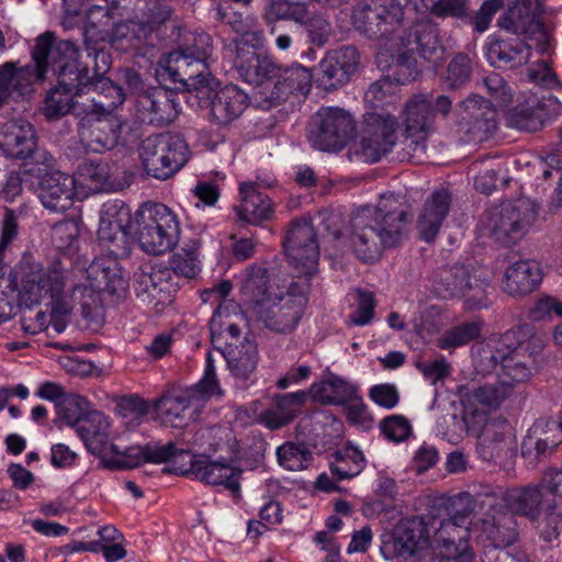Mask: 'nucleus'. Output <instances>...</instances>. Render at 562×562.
Wrapping results in <instances>:
<instances>
[{"instance_id":"29","label":"nucleus","mask_w":562,"mask_h":562,"mask_svg":"<svg viewBox=\"0 0 562 562\" xmlns=\"http://www.w3.org/2000/svg\"><path fill=\"white\" fill-rule=\"evenodd\" d=\"M506 504L512 514L528 517L531 521H549L555 513L548 508L550 497L546 494L541 482L513 488L506 494Z\"/></svg>"},{"instance_id":"55","label":"nucleus","mask_w":562,"mask_h":562,"mask_svg":"<svg viewBox=\"0 0 562 562\" xmlns=\"http://www.w3.org/2000/svg\"><path fill=\"white\" fill-rule=\"evenodd\" d=\"M278 462L289 471H302L308 467L312 452L305 445L285 442L277 449Z\"/></svg>"},{"instance_id":"6","label":"nucleus","mask_w":562,"mask_h":562,"mask_svg":"<svg viewBox=\"0 0 562 562\" xmlns=\"http://www.w3.org/2000/svg\"><path fill=\"white\" fill-rule=\"evenodd\" d=\"M200 42L201 49L196 53L195 58L180 49L164 57L159 63V76L164 80L179 85L178 88L196 91L199 98H210L213 86H217V81L211 76L206 65L212 49L211 37L203 36Z\"/></svg>"},{"instance_id":"64","label":"nucleus","mask_w":562,"mask_h":562,"mask_svg":"<svg viewBox=\"0 0 562 562\" xmlns=\"http://www.w3.org/2000/svg\"><path fill=\"white\" fill-rule=\"evenodd\" d=\"M503 171L504 169L499 164H497V166L480 168L474 178L475 189L482 193L490 194L499 186L502 188L507 187L509 183L508 177L504 175L499 178V175L503 173Z\"/></svg>"},{"instance_id":"15","label":"nucleus","mask_w":562,"mask_h":562,"mask_svg":"<svg viewBox=\"0 0 562 562\" xmlns=\"http://www.w3.org/2000/svg\"><path fill=\"white\" fill-rule=\"evenodd\" d=\"M131 209L125 202L110 200L102 205L98 238L115 258H125L131 254Z\"/></svg>"},{"instance_id":"24","label":"nucleus","mask_w":562,"mask_h":562,"mask_svg":"<svg viewBox=\"0 0 562 562\" xmlns=\"http://www.w3.org/2000/svg\"><path fill=\"white\" fill-rule=\"evenodd\" d=\"M115 257L97 258L87 266L88 259L78 257L72 263V270L90 282L89 288L120 295L126 291L128 283Z\"/></svg>"},{"instance_id":"54","label":"nucleus","mask_w":562,"mask_h":562,"mask_svg":"<svg viewBox=\"0 0 562 562\" xmlns=\"http://www.w3.org/2000/svg\"><path fill=\"white\" fill-rule=\"evenodd\" d=\"M66 71L67 69L63 75L56 76L58 85L45 98L43 111L48 120H59L70 113V86L64 80Z\"/></svg>"},{"instance_id":"30","label":"nucleus","mask_w":562,"mask_h":562,"mask_svg":"<svg viewBox=\"0 0 562 562\" xmlns=\"http://www.w3.org/2000/svg\"><path fill=\"white\" fill-rule=\"evenodd\" d=\"M452 202L451 193L440 188L430 193L424 202L416 221V231L422 240L431 244L437 239Z\"/></svg>"},{"instance_id":"9","label":"nucleus","mask_w":562,"mask_h":562,"mask_svg":"<svg viewBox=\"0 0 562 562\" xmlns=\"http://www.w3.org/2000/svg\"><path fill=\"white\" fill-rule=\"evenodd\" d=\"M145 172L158 180H167L189 160L190 149L178 134L160 133L146 137L138 147Z\"/></svg>"},{"instance_id":"3","label":"nucleus","mask_w":562,"mask_h":562,"mask_svg":"<svg viewBox=\"0 0 562 562\" xmlns=\"http://www.w3.org/2000/svg\"><path fill=\"white\" fill-rule=\"evenodd\" d=\"M112 64L111 55L106 50L92 52V56L79 54L72 60V110L75 108L83 113L85 108L111 114L125 100L123 88L108 77Z\"/></svg>"},{"instance_id":"8","label":"nucleus","mask_w":562,"mask_h":562,"mask_svg":"<svg viewBox=\"0 0 562 562\" xmlns=\"http://www.w3.org/2000/svg\"><path fill=\"white\" fill-rule=\"evenodd\" d=\"M61 258H68L67 252H61L55 258L45 273L30 276L20 292L21 301L26 306L38 304L47 295L50 297L52 311L48 326L56 334L66 329L67 322L64 317L68 314L64 296L67 277Z\"/></svg>"},{"instance_id":"10","label":"nucleus","mask_w":562,"mask_h":562,"mask_svg":"<svg viewBox=\"0 0 562 562\" xmlns=\"http://www.w3.org/2000/svg\"><path fill=\"white\" fill-rule=\"evenodd\" d=\"M537 216L538 205L527 198H520L490 209L484 228L496 243L510 246L522 239Z\"/></svg>"},{"instance_id":"40","label":"nucleus","mask_w":562,"mask_h":562,"mask_svg":"<svg viewBox=\"0 0 562 562\" xmlns=\"http://www.w3.org/2000/svg\"><path fill=\"white\" fill-rule=\"evenodd\" d=\"M530 49V45L519 38H491L486 44V58L492 66L514 68L529 61Z\"/></svg>"},{"instance_id":"46","label":"nucleus","mask_w":562,"mask_h":562,"mask_svg":"<svg viewBox=\"0 0 562 562\" xmlns=\"http://www.w3.org/2000/svg\"><path fill=\"white\" fill-rule=\"evenodd\" d=\"M507 422L487 423L479 435L476 451L487 462L502 457L506 450Z\"/></svg>"},{"instance_id":"50","label":"nucleus","mask_w":562,"mask_h":562,"mask_svg":"<svg viewBox=\"0 0 562 562\" xmlns=\"http://www.w3.org/2000/svg\"><path fill=\"white\" fill-rule=\"evenodd\" d=\"M306 18L307 5L302 0H271L262 13L267 25H273L278 21L303 24Z\"/></svg>"},{"instance_id":"11","label":"nucleus","mask_w":562,"mask_h":562,"mask_svg":"<svg viewBox=\"0 0 562 562\" xmlns=\"http://www.w3.org/2000/svg\"><path fill=\"white\" fill-rule=\"evenodd\" d=\"M397 117L381 109L363 115L353 155L362 162L374 164L390 154L397 142Z\"/></svg>"},{"instance_id":"26","label":"nucleus","mask_w":562,"mask_h":562,"mask_svg":"<svg viewBox=\"0 0 562 562\" xmlns=\"http://www.w3.org/2000/svg\"><path fill=\"white\" fill-rule=\"evenodd\" d=\"M239 451L236 442L231 445V454L227 458H220L211 461L198 459L192 461L190 472L201 482L210 485H223L226 490L238 493L240 490L241 469L233 463L238 459Z\"/></svg>"},{"instance_id":"39","label":"nucleus","mask_w":562,"mask_h":562,"mask_svg":"<svg viewBox=\"0 0 562 562\" xmlns=\"http://www.w3.org/2000/svg\"><path fill=\"white\" fill-rule=\"evenodd\" d=\"M311 394L315 402L323 405L344 406L358 398L359 387L329 372L321 382L311 385Z\"/></svg>"},{"instance_id":"49","label":"nucleus","mask_w":562,"mask_h":562,"mask_svg":"<svg viewBox=\"0 0 562 562\" xmlns=\"http://www.w3.org/2000/svg\"><path fill=\"white\" fill-rule=\"evenodd\" d=\"M351 21L355 29L370 40H383L390 36L381 21V15L367 0H360L352 9Z\"/></svg>"},{"instance_id":"5","label":"nucleus","mask_w":562,"mask_h":562,"mask_svg":"<svg viewBox=\"0 0 562 562\" xmlns=\"http://www.w3.org/2000/svg\"><path fill=\"white\" fill-rule=\"evenodd\" d=\"M222 397L223 390L216 376L212 353L206 356L203 378L191 387H171L158 397L154 407L164 424L182 427L195 420L211 397Z\"/></svg>"},{"instance_id":"34","label":"nucleus","mask_w":562,"mask_h":562,"mask_svg":"<svg viewBox=\"0 0 562 562\" xmlns=\"http://www.w3.org/2000/svg\"><path fill=\"white\" fill-rule=\"evenodd\" d=\"M240 204L235 206L238 218L251 225H261L273 218L274 206L272 200L258 191L255 182L239 184Z\"/></svg>"},{"instance_id":"58","label":"nucleus","mask_w":562,"mask_h":562,"mask_svg":"<svg viewBox=\"0 0 562 562\" xmlns=\"http://www.w3.org/2000/svg\"><path fill=\"white\" fill-rule=\"evenodd\" d=\"M367 2L381 15V21L390 35L402 26L404 8L400 0H367Z\"/></svg>"},{"instance_id":"61","label":"nucleus","mask_w":562,"mask_h":562,"mask_svg":"<svg viewBox=\"0 0 562 562\" xmlns=\"http://www.w3.org/2000/svg\"><path fill=\"white\" fill-rule=\"evenodd\" d=\"M102 552L106 562H116L126 557V550L122 541L109 544H101L100 541H86L82 539H72V552Z\"/></svg>"},{"instance_id":"38","label":"nucleus","mask_w":562,"mask_h":562,"mask_svg":"<svg viewBox=\"0 0 562 562\" xmlns=\"http://www.w3.org/2000/svg\"><path fill=\"white\" fill-rule=\"evenodd\" d=\"M227 362V368L235 379L247 381L254 374L258 360V347L255 340L245 338L239 345L225 342V347H216Z\"/></svg>"},{"instance_id":"36","label":"nucleus","mask_w":562,"mask_h":562,"mask_svg":"<svg viewBox=\"0 0 562 562\" xmlns=\"http://www.w3.org/2000/svg\"><path fill=\"white\" fill-rule=\"evenodd\" d=\"M109 417L101 413H90L79 420H72V428L85 443L86 448L94 456L101 458L106 454L111 445Z\"/></svg>"},{"instance_id":"25","label":"nucleus","mask_w":562,"mask_h":562,"mask_svg":"<svg viewBox=\"0 0 562 562\" xmlns=\"http://www.w3.org/2000/svg\"><path fill=\"white\" fill-rule=\"evenodd\" d=\"M86 14V25L83 27V48H76L72 44V60L79 58V54L83 56H92V52L104 49V43L111 36V31L114 27L113 12L108 7L92 5L87 10L80 8L79 10L72 9V16L81 13Z\"/></svg>"},{"instance_id":"23","label":"nucleus","mask_w":562,"mask_h":562,"mask_svg":"<svg viewBox=\"0 0 562 562\" xmlns=\"http://www.w3.org/2000/svg\"><path fill=\"white\" fill-rule=\"evenodd\" d=\"M359 65V50L352 45L341 46L319 61L316 82L324 90H335L350 80Z\"/></svg>"},{"instance_id":"16","label":"nucleus","mask_w":562,"mask_h":562,"mask_svg":"<svg viewBox=\"0 0 562 562\" xmlns=\"http://www.w3.org/2000/svg\"><path fill=\"white\" fill-rule=\"evenodd\" d=\"M79 113L72 110V116L78 119L77 133L79 143L89 150L101 153L114 148L119 144L122 124L111 114L85 108Z\"/></svg>"},{"instance_id":"47","label":"nucleus","mask_w":562,"mask_h":562,"mask_svg":"<svg viewBox=\"0 0 562 562\" xmlns=\"http://www.w3.org/2000/svg\"><path fill=\"white\" fill-rule=\"evenodd\" d=\"M150 27L139 21L116 23L106 41L116 49L128 52L139 49L150 35Z\"/></svg>"},{"instance_id":"52","label":"nucleus","mask_w":562,"mask_h":562,"mask_svg":"<svg viewBox=\"0 0 562 562\" xmlns=\"http://www.w3.org/2000/svg\"><path fill=\"white\" fill-rule=\"evenodd\" d=\"M243 293L251 305L254 313L257 308L265 306L270 302L269 297V278L266 268L251 267L248 270L247 278L243 283Z\"/></svg>"},{"instance_id":"57","label":"nucleus","mask_w":562,"mask_h":562,"mask_svg":"<svg viewBox=\"0 0 562 562\" xmlns=\"http://www.w3.org/2000/svg\"><path fill=\"white\" fill-rule=\"evenodd\" d=\"M396 85H400L393 77V70L390 67V74L382 77L370 85L366 91L364 99L371 103L372 109L375 111L382 104H391L396 99L395 89Z\"/></svg>"},{"instance_id":"37","label":"nucleus","mask_w":562,"mask_h":562,"mask_svg":"<svg viewBox=\"0 0 562 562\" xmlns=\"http://www.w3.org/2000/svg\"><path fill=\"white\" fill-rule=\"evenodd\" d=\"M72 301L76 303L77 326L91 331L103 326L105 308L99 291L89 286H75Z\"/></svg>"},{"instance_id":"48","label":"nucleus","mask_w":562,"mask_h":562,"mask_svg":"<svg viewBox=\"0 0 562 562\" xmlns=\"http://www.w3.org/2000/svg\"><path fill=\"white\" fill-rule=\"evenodd\" d=\"M170 276L169 268L151 267L150 271H142L136 278V295L148 303L160 300L168 292Z\"/></svg>"},{"instance_id":"2","label":"nucleus","mask_w":562,"mask_h":562,"mask_svg":"<svg viewBox=\"0 0 562 562\" xmlns=\"http://www.w3.org/2000/svg\"><path fill=\"white\" fill-rule=\"evenodd\" d=\"M30 56L32 64L18 67V63L7 61L0 66V103L31 95L48 71L63 75L70 66V40H59L56 32L45 31L34 38Z\"/></svg>"},{"instance_id":"4","label":"nucleus","mask_w":562,"mask_h":562,"mask_svg":"<svg viewBox=\"0 0 562 562\" xmlns=\"http://www.w3.org/2000/svg\"><path fill=\"white\" fill-rule=\"evenodd\" d=\"M417 57L429 68L438 67L445 57L439 29L428 20L417 21L400 36L391 63L393 77L398 83L406 85L418 78L422 70Z\"/></svg>"},{"instance_id":"18","label":"nucleus","mask_w":562,"mask_h":562,"mask_svg":"<svg viewBox=\"0 0 562 562\" xmlns=\"http://www.w3.org/2000/svg\"><path fill=\"white\" fill-rule=\"evenodd\" d=\"M515 336V330H508L494 348L483 350L486 369L495 370L499 367L498 374L507 379L504 382H509L512 386L513 383L527 381L531 374L529 363L526 362L522 353L524 346L520 342L513 348L508 345Z\"/></svg>"},{"instance_id":"28","label":"nucleus","mask_w":562,"mask_h":562,"mask_svg":"<svg viewBox=\"0 0 562 562\" xmlns=\"http://www.w3.org/2000/svg\"><path fill=\"white\" fill-rule=\"evenodd\" d=\"M233 65L240 78L257 88L255 99L262 90L271 89L280 66L269 55L247 48L241 49L240 56H234Z\"/></svg>"},{"instance_id":"7","label":"nucleus","mask_w":562,"mask_h":562,"mask_svg":"<svg viewBox=\"0 0 562 562\" xmlns=\"http://www.w3.org/2000/svg\"><path fill=\"white\" fill-rule=\"evenodd\" d=\"M135 235L139 247L150 255H162L178 244L180 222L166 204L145 202L135 213Z\"/></svg>"},{"instance_id":"21","label":"nucleus","mask_w":562,"mask_h":562,"mask_svg":"<svg viewBox=\"0 0 562 562\" xmlns=\"http://www.w3.org/2000/svg\"><path fill=\"white\" fill-rule=\"evenodd\" d=\"M497 113L490 100L472 94L459 104V126L475 142L490 138L497 128Z\"/></svg>"},{"instance_id":"13","label":"nucleus","mask_w":562,"mask_h":562,"mask_svg":"<svg viewBox=\"0 0 562 562\" xmlns=\"http://www.w3.org/2000/svg\"><path fill=\"white\" fill-rule=\"evenodd\" d=\"M355 132V121L347 111L322 108L312 116L307 138L318 150L338 151L353 137Z\"/></svg>"},{"instance_id":"1","label":"nucleus","mask_w":562,"mask_h":562,"mask_svg":"<svg viewBox=\"0 0 562 562\" xmlns=\"http://www.w3.org/2000/svg\"><path fill=\"white\" fill-rule=\"evenodd\" d=\"M412 220V205L402 194H382L376 206L357 210L351 218L356 256L363 262L378 260L385 248L401 244Z\"/></svg>"},{"instance_id":"27","label":"nucleus","mask_w":562,"mask_h":562,"mask_svg":"<svg viewBox=\"0 0 562 562\" xmlns=\"http://www.w3.org/2000/svg\"><path fill=\"white\" fill-rule=\"evenodd\" d=\"M561 114L562 103L550 94L537 102L514 106L507 112V124L520 131L536 132Z\"/></svg>"},{"instance_id":"12","label":"nucleus","mask_w":562,"mask_h":562,"mask_svg":"<svg viewBox=\"0 0 562 562\" xmlns=\"http://www.w3.org/2000/svg\"><path fill=\"white\" fill-rule=\"evenodd\" d=\"M311 282L308 278H297L284 295L257 308L256 316L272 331L291 333L301 321L308 303Z\"/></svg>"},{"instance_id":"53","label":"nucleus","mask_w":562,"mask_h":562,"mask_svg":"<svg viewBox=\"0 0 562 562\" xmlns=\"http://www.w3.org/2000/svg\"><path fill=\"white\" fill-rule=\"evenodd\" d=\"M200 241L195 238L184 241L170 260V271L192 279L200 272Z\"/></svg>"},{"instance_id":"33","label":"nucleus","mask_w":562,"mask_h":562,"mask_svg":"<svg viewBox=\"0 0 562 562\" xmlns=\"http://www.w3.org/2000/svg\"><path fill=\"white\" fill-rule=\"evenodd\" d=\"M543 279L541 265L536 260H518L504 273L503 290L510 296L522 297L535 292Z\"/></svg>"},{"instance_id":"45","label":"nucleus","mask_w":562,"mask_h":562,"mask_svg":"<svg viewBox=\"0 0 562 562\" xmlns=\"http://www.w3.org/2000/svg\"><path fill=\"white\" fill-rule=\"evenodd\" d=\"M435 122L432 102L425 94L411 98L405 105L406 133L427 134Z\"/></svg>"},{"instance_id":"31","label":"nucleus","mask_w":562,"mask_h":562,"mask_svg":"<svg viewBox=\"0 0 562 562\" xmlns=\"http://www.w3.org/2000/svg\"><path fill=\"white\" fill-rule=\"evenodd\" d=\"M22 172L38 179L42 189L40 198L47 210L65 213L70 209V189L60 183V173L48 175V165L45 162H23Z\"/></svg>"},{"instance_id":"35","label":"nucleus","mask_w":562,"mask_h":562,"mask_svg":"<svg viewBox=\"0 0 562 562\" xmlns=\"http://www.w3.org/2000/svg\"><path fill=\"white\" fill-rule=\"evenodd\" d=\"M210 115L220 124L226 125L240 116L248 106V95L235 85H227L210 92Z\"/></svg>"},{"instance_id":"14","label":"nucleus","mask_w":562,"mask_h":562,"mask_svg":"<svg viewBox=\"0 0 562 562\" xmlns=\"http://www.w3.org/2000/svg\"><path fill=\"white\" fill-rule=\"evenodd\" d=\"M285 255L296 270L297 278H311L317 272L319 247L311 220L296 218L290 224L283 240Z\"/></svg>"},{"instance_id":"22","label":"nucleus","mask_w":562,"mask_h":562,"mask_svg":"<svg viewBox=\"0 0 562 562\" xmlns=\"http://www.w3.org/2000/svg\"><path fill=\"white\" fill-rule=\"evenodd\" d=\"M139 122L157 127L172 123L179 114L176 94L161 87H150L140 91L135 101Z\"/></svg>"},{"instance_id":"32","label":"nucleus","mask_w":562,"mask_h":562,"mask_svg":"<svg viewBox=\"0 0 562 562\" xmlns=\"http://www.w3.org/2000/svg\"><path fill=\"white\" fill-rule=\"evenodd\" d=\"M429 543V529L424 517L402 519L393 532V550L396 557L407 559Z\"/></svg>"},{"instance_id":"20","label":"nucleus","mask_w":562,"mask_h":562,"mask_svg":"<svg viewBox=\"0 0 562 562\" xmlns=\"http://www.w3.org/2000/svg\"><path fill=\"white\" fill-rule=\"evenodd\" d=\"M434 290L441 299L468 297L473 307L484 305L481 284L471 281L469 269L462 263L440 267L435 272Z\"/></svg>"},{"instance_id":"56","label":"nucleus","mask_w":562,"mask_h":562,"mask_svg":"<svg viewBox=\"0 0 562 562\" xmlns=\"http://www.w3.org/2000/svg\"><path fill=\"white\" fill-rule=\"evenodd\" d=\"M516 12L522 14L525 22L532 31L537 30L542 42L537 45L540 53L547 50L548 38L540 23V16L544 11V0H517L515 3Z\"/></svg>"},{"instance_id":"59","label":"nucleus","mask_w":562,"mask_h":562,"mask_svg":"<svg viewBox=\"0 0 562 562\" xmlns=\"http://www.w3.org/2000/svg\"><path fill=\"white\" fill-rule=\"evenodd\" d=\"M18 282L15 277L5 278L4 270L0 272V324L10 321L16 311Z\"/></svg>"},{"instance_id":"41","label":"nucleus","mask_w":562,"mask_h":562,"mask_svg":"<svg viewBox=\"0 0 562 562\" xmlns=\"http://www.w3.org/2000/svg\"><path fill=\"white\" fill-rule=\"evenodd\" d=\"M517 524L510 512L491 509L481 519V530L495 548H506L517 538Z\"/></svg>"},{"instance_id":"51","label":"nucleus","mask_w":562,"mask_h":562,"mask_svg":"<svg viewBox=\"0 0 562 562\" xmlns=\"http://www.w3.org/2000/svg\"><path fill=\"white\" fill-rule=\"evenodd\" d=\"M484 323L481 319L464 322L446 330L437 340L443 350H453L482 337Z\"/></svg>"},{"instance_id":"60","label":"nucleus","mask_w":562,"mask_h":562,"mask_svg":"<svg viewBox=\"0 0 562 562\" xmlns=\"http://www.w3.org/2000/svg\"><path fill=\"white\" fill-rule=\"evenodd\" d=\"M233 317H238V306L234 302L220 303L210 321L211 341L214 346L225 335Z\"/></svg>"},{"instance_id":"17","label":"nucleus","mask_w":562,"mask_h":562,"mask_svg":"<svg viewBox=\"0 0 562 562\" xmlns=\"http://www.w3.org/2000/svg\"><path fill=\"white\" fill-rule=\"evenodd\" d=\"M177 454L178 449L172 441L162 446L157 443L126 446L111 442L102 462L108 469H133L146 462H168Z\"/></svg>"},{"instance_id":"43","label":"nucleus","mask_w":562,"mask_h":562,"mask_svg":"<svg viewBox=\"0 0 562 562\" xmlns=\"http://www.w3.org/2000/svg\"><path fill=\"white\" fill-rule=\"evenodd\" d=\"M307 398L308 393L305 391L276 395L274 408L265 415L267 426L270 429H279L290 424L301 413Z\"/></svg>"},{"instance_id":"62","label":"nucleus","mask_w":562,"mask_h":562,"mask_svg":"<svg viewBox=\"0 0 562 562\" xmlns=\"http://www.w3.org/2000/svg\"><path fill=\"white\" fill-rule=\"evenodd\" d=\"M540 482L546 494L550 497V505L547 504L548 508L553 509L555 516L559 517L562 509V467L547 470Z\"/></svg>"},{"instance_id":"42","label":"nucleus","mask_w":562,"mask_h":562,"mask_svg":"<svg viewBox=\"0 0 562 562\" xmlns=\"http://www.w3.org/2000/svg\"><path fill=\"white\" fill-rule=\"evenodd\" d=\"M37 145L34 127L27 122H9L3 127V146L9 156L24 159V162H32L31 159ZM33 164H35L33 161Z\"/></svg>"},{"instance_id":"63","label":"nucleus","mask_w":562,"mask_h":562,"mask_svg":"<svg viewBox=\"0 0 562 562\" xmlns=\"http://www.w3.org/2000/svg\"><path fill=\"white\" fill-rule=\"evenodd\" d=\"M472 74V63L468 55L457 54L447 67L445 80L447 85L457 89L470 80Z\"/></svg>"},{"instance_id":"19","label":"nucleus","mask_w":562,"mask_h":562,"mask_svg":"<svg viewBox=\"0 0 562 562\" xmlns=\"http://www.w3.org/2000/svg\"><path fill=\"white\" fill-rule=\"evenodd\" d=\"M313 82L310 68L294 64L288 68L279 66V74L271 89L262 90L256 98L257 105L262 110H271L284 103L292 94L306 95Z\"/></svg>"},{"instance_id":"44","label":"nucleus","mask_w":562,"mask_h":562,"mask_svg":"<svg viewBox=\"0 0 562 562\" xmlns=\"http://www.w3.org/2000/svg\"><path fill=\"white\" fill-rule=\"evenodd\" d=\"M512 392L513 386L509 385V382L484 384L473 389L462 387L460 390L463 404L487 409H497L510 396Z\"/></svg>"}]
</instances>
